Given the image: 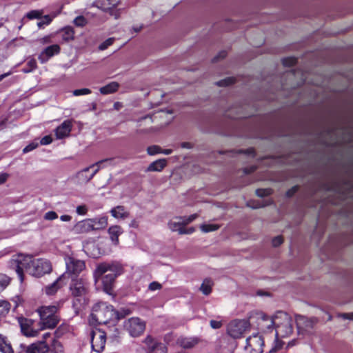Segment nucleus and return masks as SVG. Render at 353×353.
Wrapping results in <instances>:
<instances>
[{"label":"nucleus","mask_w":353,"mask_h":353,"mask_svg":"<svg viewBox=\"0 0 353 353\" xmlns=\"http://www.w3.org/2000/svg\"><path fill=\"white\" fill-rule=\"evenodd\" d=\"M122 271V266H97L94 277L96 281L101 280L105 291L110 293L115 278Z\"/></svg>","instance_id":"1"},{"label":"nucleus","mask_w":353,"mask_h":353,"mask_svg":"<svg viewBox=\"0 0 353 353\" xmlns=\"http://www.w3.org/2000/svg\"><path fill=\"white\" fill-rule=\"evenodd\" d=\"M37 311L40 316L39 330L53 329L57 326L59 321L57 306H41Z\"/></svg>","instance_id":"2"},{"label":"nucleus","mask_w":353,"mask_h":353,"mask_svg":"<svg viewBox=\"0 0 353 353\" xmlns=\"http://www.w3.org/2000/svg\"><path fill=\"white\" fill-rule=\"evenodd\" d=\"M117 314L112 305L106 303H99L93 307L92 317L99 324H107L110 321L117 320Z\"/></svg>","instance_id":"3"},{"label":"nucleus","mask_w":353,"mask_h":353,"mask_svg":"<svg viewBox=\"0 0 353 353\" xmlns=\"http://www.w3.org/2000/svg\"><path fill=\"white\" fill-rule=\"evenodd\" d=\"M66 271L62 274L63 279L70 278L73 282L70 285L72 294L74 296H83L85 294L86 289L81 281H75L76 278L80 272L82 271V266H66Z\"/></svg>","instance_id":"4"},{"label":"nucleus","mask_w":353,"mask_h":353,"mask_svg":"<svg viewBox=\"0 0 353 353\" xmlns=\"http://www.w3.org/2000/svg\"><path fill=\"white\" fill-rule=\"evenodd\" d=\"M250 328V323L245 319H235L227 326L228 334L233 339L242 337L244 332Z\"/></svg>","instance_id":"5"},{"label":"nucleus","mask_w":353,"mask_h":353,"mask_svg":"<svg viewBox=\"0 0 353 353\" xmlns=\"http://www.w3.org/2000/svg\"><path fill=\"white\" fill-rule=\"evenodd\" d=\"M52 271V266H16L17 272L21 282L23 281V272L34 277H41Z\"/></svg>","instance_id":"6"},{"label":"nucleus","mask_w":353,"mask_h":353,"mask_svg":"<svg viewBox=\"0 0 353 353\" xmlns=\"http://www.w3.org/2000/svg\"><path fill=\"white\" fill-rule=\"evenodd\" d=\"M276 318L283 321L281 325L276 328V337H288L292 333V325L291 317L283 311L276 312Z\"/></svg>","instance_id":"7"},{"label":"nucleus","mask_w":353,"mask_h":353,"mask_svg":"<svg viewBox=\"0 0 353 353\" xmlns=\"http://www.w3.org/2000/svg\"><path fill=\"white\" fill-rule=\"evenodd\" d=\"M124 328L132 337L141 335L145 329V323L138 317H132L124 322Z\"/></svg>","instance_id":"8"},{"label":"nucleus","mask_w":353,"mask_h":353,"mask_svg":"<svg viewBox=\"0 0 353 353\" xmlns=\"http://www.w3.org/2000/svg\"><path fill=\"white\" fill-rule=\"evenodd\" d=\"M264 341L259 334H254L246 339L245 350L248 353H263Z\"/></svg>","instance_id":"9"},{"label":"nucleus","mask_w":353,"mask_h":353,"mask_svg":"<svg viewBox=\"0 0 353 353\" xmlns=\"http://www.w3.org/2000/svg\"><path fill=\"white\" fill-rule=\"evenodd\" d=\"M106 342V334L105 332L97 329L91 332V344L92 349L97 352L101 353L105 347Z\"/></svg>","instance_id":"10"},{"label":"nucleus","mask_w":353,"mask_h":353,"mask_svg":"<svg viewBox=\"0 0 353 353\" xmlns=\"http://www.w3.org/2000/svg\"><path fill=\"white\" fill-rule=\"evenodd\" d=\"M257 314L258 319L261 321L259 324L262 328L267 329L268 330H272L274 326L276 329L283 323V321L276 318V312L272 317L268 316L263 312L258 313Z\"/></svg>","instance_id":"11"},{"label":"nucleus","mask_w":353,"mask_h":353,"mask_svg":"<svg viewBox=\"0 0 353 353\" xmlns=\"http://www.w3.org/2000/svg\"><path fill=\"white\" fill-rule=\"evenodd\" d=\"M295 320L299 333L303 334L310 332L317 322L315 318H307L302 315H296Z\"/></svg>","instance_id":"12"},{"label":"nucleus","mask_w":353,"mask_h":353,"mask_svg":"<svg viewBox=\"0 0 353 353\" xmlns=\"http://www.w3.org/2000/svg\"><path fill=\"white\" fill-rule=\"evenodd\" d=\"M21 332L28 337H35L38 335L39 330L33 327L34 321L23 317L18 318Z\"/></svg>","instance_id":"13"},{"label":"nucleus","mask_w":353,"mask_h":353,"mask_svg":"<svg viewBox=\"0 0 353 353\" xmlns=\"http://www.w3.org/2000/svg\"><path fill=\"white\" fill-rule=\"evenodd\" d=\"M92 230H94L92 221L90 219L77 222L72 228V232L77 234H86Z\"/></svg>","instance_id":"14"},{"label":"nucleus","mask_w":353,"mask_h":353,"mask_svg":"<svg viewBox=\"0 0 353 353\" xmlns=\"http://www.w3.org/2000/svg\"><path fill=\"white\" fill-rule=\"evenodd\" d=\"M60 52L59 46L54 44L46 48L39 55V60L41 63H44L48 61L54 54H59Z\"/></svg>","instance_id":"15"},{"label":"nucleus","mask_w":353,"mask_h":353,"mask_svg":"<svg viewBox=\"0 0 353 353\" xmlns=\"http://www.w3.org/2000/svg\"><path fill=\"white\" fill-rule=\"evenodd\" d=\"M48 351L49 347L44 341L34 343L25 347V353H48Z\"/></svg>","instance_id":"16"},{"label":"nucleus","mask_w":353,"mask_h":353,"mask_svg":"<svg viewBox=\"0 0 353 353\" xmlns=\"http://www.w3.org/2000/svg\"><path fill=\"white\" fill-rule=\"evenodd\" d=\"M72 122L70 120L64 121L56 128L55 133L57 139H63L68 137L72 130Z\"/></svg>","instance_id":"17"},{"label":"nucleus","mask_w":353,"mask_h":353,"mask_svg":"<svg viewBox=\"0 0 353 353\" xmlns=\"http://www.w3.org/2000/svg\"><path fill=\"white\" fill-rule=\"evenodd\" d=\"M202 340L196 336L181 337L177 340V343L184 349H190L199 344Z\"/></svg>","instance_id":"18"},{"label":"nucleus","mask_w":353,"mask_h":353,"mask_svg":"<svg viewBox=\"0 0 353 353\" xmlns=\"http://www.w3.org/2000/svg\"><path fill=\"white\" fill-rule=\"evenodd\" d=\"M32 259V255L19 253L12 256V261L14 265H30V263H34Z\"/></svg>","instance_id":"19"},{"label":"nucleus","mask_w":353,"mask_h":353,"mask_svg":"<svg viewBox=\"0 0 353 353\" xmlns=\"http://www.w3.org/2000/svg\"><path fill=\"white\" fill-rule=\"evenodd\" d=\"M112 242L114 245L119 244V236L123 232L122 228L119 225L110 226L108 230Z\"/></svg>","instance_id":"20"},{"label":"nucleus","mask_w":353,"mask_h":353,"mask_svg":"<svg viewBox=\"0 0 353 353\" xmlns=\"http://www.w3.org/2000/svg\"><path fill=\"white\" fill-rule=\"evenodd\" d=\"M165 159H159L151 163L147 168V172H161L166 166Z\"/></svg>","instance_id":"21"},{"label":"nucleus","mask_w":353,"mask_h":353,"mask_svg":"<svg viewBox=\"0 0 353 353\" xmlns=\"http://www.w3.org/2000/svg\"><path fill=\"white\" fill-rule=\"evenodd\" d=\"M91 167H87L77 174V177L80 183H88L92 178L93 174H89V171Z\"/></svg>","instance_id":"22"},{"label":"nucleus","mask_w":353,"mask_h":353,"mask_svg":"<svg viewBox=\"0 0 353 353\" xmlns=\"http://www.w3.org/2000/svg\"><path fill=\"white\" fill-rule=\"evenodd\" d=\"M90 219L92 221L94 230H103L108 225V217L105 216Z\"/></svg>","instance_id":"23"},{"label":"nucleus","mask_w":353,"mask_h":353,"mask_svg":"<svg viewBox=\"0 0 353 353\" xmlns=\"http://www.w3.org/2000/svg\"><path fill=\"white\" fill-rule=\"evenodd\" d=\"M110 213L116 219H125L129 216V213L125 211L124 207L118 205L111 210Z\"/></svg>","instance_id":"24"},{"label":"nucleus","mask_w":353,"mask_h":353,"mask_svg":"<svg viewBox=\"0 0 353 353\" xmlns=\"http://www.w3.org/2000/svg\"><path fill=\"white\" fill-rule=\"evenodd\" d=\"M60 34L61 35L62 39L65 41L73 40L74 38V30L73 28L70 26L63 28L60 31Z\"/></svg>","instance_id":"25"},{"label":"nucleus","mask_w":353,"mask_h":353,"mask_svg":"<svg viewBox=\"0 0 353 353\" xmlns=\"http://www.w3.org/2000/svg\"><path fill=\"white\" fill-rule=\"evenodd\" d=\"M119 87V83L113 81V82H111V83L107 84L105 86L101 87L99 89V91L102 94H112V93H114L116 91H117Z\"/></svg>","instance_id":"26"},{"label":"nucleus","mask_w":353,"mask_h":353,"mask_svg":"<svg viewBox=\"0 0 353 353\" xmlns=\"http://www.w3.org/2000/svg\"><path fill=\"white\" fill-rule=\"evenodd\" d=\"M0 352L2 353H13L10 344L8 343L5 337L0 334Z\"/></svg>","instance_id":"27"},{"label":"nucleus","mask_w":353,"mask_h":353,"mask_svg":"<svg viewBox=\"0 0 353 353\" xmlns=\"http://www.w3.org/2000/svg\"><path fill=\"white\" fill-rule=\"evenodd\" d=\"M212 281L210 279H206L203 281L200 287V290L205 295H208L212 292Z\"/></svg>","instance_id":"28"},{"label":"nucleus","mask_w":353,"mask_h":353,"mask_svg":"<svg viewBox=\"0 0 353 353\" xmlns=\"http://www.w3.org/2000/svg\"><path fill=\"white\" fill-rule=\"evenodd\" d=\"M61 279V278L60 277L53 283L46 287L45 291L48 295H53L57 292L58 289L60 288V285H59V281Z\"/></svg>","instance_id":"29"},{"label":"nucleus","mask_w":353,"mask_h":353,"mask_svg":"<svg viewBox=\"0 0 353 353\" xmlns=\"http://www.w3.org/2000/svg\"><path fill=\"white\" fill-rule=\"evenodd\" d=\"M112 161H113V159L112 158H108V159H105L93 163L90 167H91V168H96L91 173V174H93V176H94L99 172V170L100 169H101V165L102 164L106 163H110V162H112Z\"/></svg>","instance_id":"30"},{"label":"nucleus","mask_w":353,"mask_h":353,"mask_svg":"<svg viewBox=\"0 0 353 353\" xmlns=\"http://www.w3.org/2000/svg\"><path fill=\"white\" fill-rule=\"evenodd\" d=\"M10 304L5 300H0V317L6 316L10 311Z\"/></svg>","instance_id":"31"},{"label":"nucleus","mask_w":353,"mask_h":353,"mask_svg":"<svg viewBox=\"0 0 353 353\" xmlns=\"http://www.w3.org/2000/svg\"><path fill=\"white\" fill-rule=\"evenodd\" d=\"M37 67V61L34 59H30L27 61L26 66L22 69L24 73H29L35 70Z\"/></svg>","instance_id":"32"},{"label":"nucleus","mask_w":353,"mask_h":353,"mask_svg":"<svg viewBox=\"0 0 353 353\" xmlns=\"http://www.w3.org/2000/svg\"><path fill=\"white\" fill-rule=\"evenodd\" d=\"M11 279L5 274L0 273V292L5 290L10 284Z\"/></svg>","instance_id":"33"},{"label":"nucleus","mask_w":353,"mask_h":353,"mask_svg":"<svg viewBox=\"0 0 353 353\" xmlns=\"http://www.w3.org/2000/svg\"><path fill=\"white\" fill-rule=\"evenodd\" d=\"M219 228V225L216 224H203L200 226V229L203 232H210L217 230Z\"/></svg>","instance_id":"34"},{"label":"nucleus","mask_w":353,"mask_h":353,"mask_svg":"<svg viewBox=\"0 0 353 353\" xmlns=\"http://www.w3.org/2000/svg\"><path fill=\"white\" fill-rule=\"evenodd\" d=\"M144 343L148 346V351L152 350H154V349L155 348L154 347L157 346V345H159L160 343L155 341L154 339L150 336H148L145 339Z\"/></svg>","instance_id":"35"},{"label":"nucleus","mask_w":353,"mask_h":353,"mask_svg":"<svg viewBox=\"0 0 353 353\" xmlns=\"http://www.w3.org/2000/svg\"><path fill=\"white\" fill-rule=\"evenodd\" d=\"M73 23L77 27L83 28L88 23V20L83 16H78L73 20Z\"/></svg>","instance_id":"36"},{"label":"nucleus","mask_w":353,"mask_h":353,"mask_svg":"<svg viewBox=\"0 0 353 353\" xmlns=\"http://www.w3.org/2000/svg\"><path fill=\"white\" fill-rule=\"evenodd\" d=\"M115 6H112V7H108L105 10H104L105 12H108L110 16L114 17V19H117L120 17V12L119 10L114 9Z\"/></svg>","instance_id":"37"},{"label":"nucleus","mask_w":353,"mask_h":353,"mask_svg":"<svg viewBox=\"0 0 353 353\" xmlns=\"http://www.w3.org/2000/svg\"><path fill=\"white\" fill-rule=\"evenodd\" d=\"M154 347V350H149L148 353H167V347L161 343Z\"/></svg>","instance_id":"38"},{"label":"nucleus","mask_w":353,"mask_h":353,"mask_svg":"<svg viewBox=\"0 0 353 353\" xmlns=\"http://www.w3.org/2000/svg\"><path fill=\"white\" fill-rule=\"evenodd\" d=\"M147 152L149 155H154L161 152V148L159 145H151L147 148Z\"/></svg>","instance_id":"39"},{"label":"nucleus","mask_w":353,"mask_h":353,"mask_svg":"<svg viewBox=\"0 0 353 353\" xmlns=\"http://www.w3.org/2000/svg\"><path fill=\"white\" fill-rule=\"evenodd\" d=\"M234 82L235 79L234 77H228L216 82V84L219 86H227L233 84Z\"/></svg>","instance_id":"40"},{"label":"nucleus","mask_w":353,"mask_h":353,"mask_svg":"<svg viewBox=\"0 0 353 353\" xmlns=\"http://www.w3.org/2000/svg\"><path fill=\"white\" fill-rule=\"evenodd\" d=\"M114 41V38L111 37L106 39L105 41H103L102 43H101L99 46V49L100 50H104L107 49L109 46L112 45V43Z\"/></svg>","instance_id":"41"},{"label":"nucleus","mask_w":353,"mask_h":353,"mask_svg":"<svg viewBox=\"0 0 353 353\" xmlns=\"http://www.w3.org/2000/svg\"><path fill=\"white\" fill-rule=\"evenodd\" d=\"M272 190L270 188L265 189H257L256 190V194L259 197H265L269 196L272 194Z\"/></svg>","instance_id":"42"},{"label":"nucleus","mask_w":353,"mask_h":353,"mask_svg":"<svg viewBox=\"0 0 353 353\" xmlns=\"http://www.w3.org/2000/svg\"><path fill=\"white\" fill-rule=\"evenodd\" d=\"M169 228L174 232H178L179 233V230L182 227V225L180 221H171L168 224Z\"/></svg>","instance_id":"43"},{"label":"nucleus","mask_w":353,"mask_h":353,"mask_svg":"<svg viewBox=\"0 0 353 353\" xmlns=\"http://www.w3.org/2000/svg\"><path fill=\"white\" fill-rule=\"evenodd\" d=\"M92 92V91L88 88H82L74 90L72 92L74 96H80V95H85L89 94Z\"/></svg>","instance_id":"44"},{"label":"nucleus","mask_w":353,"mask_h":353,"mask_svg":"<svg viewBox=\"0 0 353 353\" xmlns=\"http://www.w3.org/2000/svg\"><path fill=\"white\" fill-rule=\"evenodd\" d=\"M58 218V214L54 211L47 212L44 215V219L48 221H52Z\"/></svg>","instance_id":"45"},{"label":"nucleus","mask_w":353,"mask_h":353,"mask_svg":"<svg viewBox=\"0 0 353 353\" xmlns=\"http://www.w3.org/2000/svg\"><path fill=\"white\" fill-rule=\"evenodd\" d=\"M296 63V59L294 57H288L283 59V64L285 66H292Z\"/></svg>","instance_id":"46"},{"label":"nucleus","mask_w":353,"mask_h":353,"mask_svg":"<svg viewBox=\"0 0 353 353\" xmlns=\"http://www.w3.org/2000/svg\"><path fill=\"white\" fill-rule=\"evenodd\" d=\"M41 12L37 10H32L27 14V17L30 19H39L41 17Z\"/></svg>","instance_id":"47"},{"label":"nucleus","mask_w":353,"mask_h":353,"mask_svg":"<svg viewBox=\"0 0 353 353\" xmlns=\"http://www.w3.org/2000/svg\"><path fill=\"white\" fill-rule=\"evenodd\" d=\"M116 313L119 314V315H118V316H117V320H118L121 318H123L125 316L129 315L131 313V311L129 309H121L119 311H117V312L116 311Z\"/></svg>","instance_id":"48"},{"label":"nucleus","mask_w":353,"mask_h":353,"mask_svg":"<svg viewBox=\"0 0 353 353\" xmlns=\"http://www.w3.org/2000/svg\"><path fill=\"white\" fill-rule=\"evenodd\" d=\"M76 212L79 215H85L88 212V208L85 205H79L77 207Z\"/></svg>","instance_id":"49"},{"label":"nucleus","mask_w":353,"mask_h":353,"mask_svg":"<svg viewBox=\"0 0 353 353\" xmlns=\"http://www.w3.org/2000/svg\"><path fill=\"white\" fill-rule=\"evenodd\" d=\"M161 288H162L161 284L157 281L152 282L151 283H150V285L148 286V289L150 291H155L157 290H160V289H161Z\"/></svg>","instance_id":"50"},{"label":"nucleus","mask_w":353,"mask_h":353,"mask_svg":"<svg viewBox=\"0 0 353 353\" xmlns=\"http://www.w3.org/2000/svg\"><path fill=\"white\" fill-rule=\"evenodd\" d=\"M38 145L39 144L37 143H31L23 148V152L28 153L37 148Z\"/></svg>","instance_id":"51"},{"label":"nucleus","mask_w":353,"mask_h":353,"mask_svg":"<svg viewBox=\"0 0 353 353\" xmlns=\"http://www.w3.org/2000/svg\"><path fill=\"white\" fill-rule=\"evenodd\" d=\"M194 228L193 227L189 228H185L184 226H182L179 230L180 234H190L194 232Z\"/></svg>","instance_id":"52"},{"label":"nucleus","mask_w":353,"mask_h":353,"mask_svg":"<svg viewBox=\"0 0 353 353\" xmlns=\"http://www.w3.org/2000/svg\"><path fill=\"white\" fill-rule=\"evenodd\" d=\"M283 241V240L282 236H277L272 239V243L274 247H278L282 244Z\"/></svg>","instance_id":"53"},{"label":"nucleus","mask_w":353,"mask_h":353,"mask_svg":"<svg viewBox=\"0 0 353 353\" xmlns=\"http://www.w3.org/2000/svg\"><path fill=\"white\" fill-rule=\"evenodd\" d=\"M210 325L213 329H219L222 326L223 323L221 321L211 320L210 321Z\"/></svg>","instance_id":"54"},{"label":"nucleus","mask_w":353,"mask_h":353,"mask_svg":"<svg viewBox=\"0 0 353 353\" xmlns=\"http://www.w3.org/2000/svg\"><path fill=\"white\" fill-rule=\"evenodd\" d=\"M52 141V138L51 137V136L50 135H48V136H45L44 137H43L41 141H40V143L41 145H48L50 143H51Z\"/></svg>","instance_id":"55"},{"label":"nucleus","mask_w":353,"mask_h":353,"mask_svg":"<svg viewBox=\"0 0 353 353\" xmlns=\"http://www.w3.org/2000/svg\"><path fill=\"white\" fill-rule=\"evenodd\" d=\"M279 337H276V340H275V347H273L270 352H274V351H276L277 350H279L283 346V342L282 341H280L279 340Z\"/></svg>","instance_id":"56"},{"label":"nucleus","mask_w":353,"mask_h":353,"mask_svg":"<svg viewBox=\"0 0 353 353\" xmlns=\"http://www.w3.org/2000/svg\"><path fill=\"white\" fill-rule=\"evenodd\" d=\"M54 350L52 351L51 353H63L62 346L59 343L55 342L54 343Z\"/></svg>","instance_id":"57"},{"label":"nucleus","mask_w":353,"mask_h":353,"mask_svg":"<svg viewBox=\"0 0 353 353\" xmlns=\"http://www.w3.org/2000/svg\"><path fill=\"white\" fill-rule=\"evenodd\" d=\"M10 175L8 173H0V185L5 183L8 179Z\"/></svg>","instance_id":"58"},{"label":"nucleus","mask_w":353,"mask_h":353,"mask_svg":"<svg viewBox=\"0 0 353 353\" xmlns=\"http://www.w3.org/2000/svg\"><path fill=\"white\" fill-rule=\"evenodd\" d=\"M338 316L344 319L353 320V312H352V313H341V314H339Z\"/></svg>","instance_id":"59"},{"label":"nucleus","mask_w":353,"mask_h":353,"mask_svg":"<svg viewBox=\"0 0 353 353\" xmlns=\"http://www.w3.org/2000/svg\"><path fill=\"white\" fill-rule=\"evenodd\" d=\"M44 19H46V21H40L37 23V26L39 28H41L44 24H46V25L49 24L52 21V19L48 15H45Z\"/></svg>","instance_id":"60"},{"label":"nucleus","mask_w":353,"mask_h":353,"mask_svg":"<svg viewBox=\"0 0 353 353\" xmlns=\"http://www.w3.org/2000/svg\"><path fill=\"white\" fill-rule=\"evenodd\" d=\"M177 219H179V221L181 222L182 226H184L190 223V222H188V216H180L178 217Z\"/></svg>","instance_id":"61"},{"label":"nucleus","mask_w":353,"mask_h":353,"mask_svg":"<svg viewBox=\"0 0 353 353\" xmlns=\"http://www.w3.org/2000/svg\"><path fill=\"white\" fill-rule=\"evenodd\" d=\"M60 219L63 222H69L71 221L72 216L70 215L64 214L60 216Z\"/></svg>","instance_id":"62"},{"label":"nucleus","mask_w":353,"mask_h":353,"mask_svg":"<svg viewBox=\"0 0 353 353\" xmlns=\"http://www.w3.org/2000/svg\"><path fill=\"white\" fill-rule=\"evenodd\" d=\"M226 56V52L225 51H221L219 52V54L214 58V61L218 60L219 59H223Z\"/></svg>","instance_id":"63"},{"label":"nucleus","mask_w":353,"mask_h":353,"mask_svg":"<svg viewBox=\"0 0 353 353\" xmlns=\"http://www.w3.org/2000/svg\"><path fill=\"white\" fill-rule=\"evenodd\" d=\"M181 148L190 149L193 147V145L190 142H183L181 144Z\"/></svg>","instance_id":"64"}]
</instances>
